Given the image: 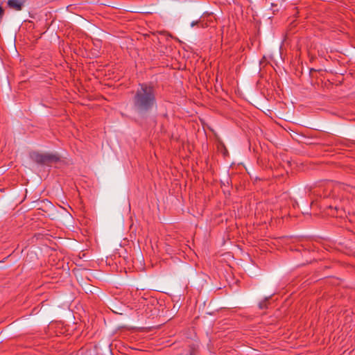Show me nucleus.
<instances>
[{"mask_svg":"<svg viewBox=\"0 0 355 355\" xmlns=\"http://www.w3.org/2000/svg\"><path fill=\"white\" fill-rule=\"evenodd\" d=\"M195 26H198L202 28L207 27L208 25L205 21V17L202 16L198 20L193 21L191 23V27H194Z\"/></svg>","mask_w":355,"mask_h":355,"instance_id":"obj_4","label":"nucleus"},{"mask_svg":"<svg viewBox=\"0 0 355 355\" xmlns=\"http://www.w3.org/2000/svg\"><path fill=\"white\" fill-rule=\"evenodd\" d=\"M132 101L134 112L139 116L145 117L156 106V90L151 85L139 84Z\"/></svg>","mask_w":355,"mask_h":355,"instance_id":"obj_1","label":"nucleus"},{"mask_svg":"<svg viewBox=\"0 0 355 355\" xmlns=\"http://www.w3.org/2000/svg\"><path fill=\"white\" fill-rule=\"evenodd\" d=\"M42 203L45 204L46 205H49V206H51L52 204L50 201H49L48 200H44L42 201Z\"/></svg>","mask_w":355,"mask_h":355,"instance_id":"obj_8","label":"nucleus"},{"mask_svg":"<svg viewBox=\"0 0 355 355\" xmlns=\"http://www.w3.org/2000/svg\"><path fill=\"white\" fill-rule=\"evenodd\" d=\"M329 209L334 208L336 211V214L331 213V215L336 216H342L341 211H343V209H340L338 205H335V206L329 205Z\"/></svg>","mask_w":355,"mask_h":355,"instance_id":"obj_5","label":"nucleus"},{"mask_svg":"<svg viewBox=\"0 0 355 355\" xmlns=\"http://www.w3.org/2000/svg\"><path fill=\"white\" fill-rule=\"evenodd\" d=\"M25 3L26 0H8L7 6L12 10L19 11L24 8Z\"/></svg>","mask_w":355,"mask_h":355,"instance_id":"obj_3","label":"nucleus"},{"mask_svg":"<svg viewBox=\"0 0 355 355\" xmlns=\"http://www.w3.org/2000/svg\"><path fill=\"white\" fill-rule=\"evenodd\" d=\"M30 157L31 159L40 165H50L53 163L58 162L60 157L58 154L53 153H40L38 152H33Z\"/></svg>","mask_w":355,"mask_h":355,"instance_id":"obj_2","label":"nucleus"},{"mask_svg":"<svg viewBox=\"0 0 355 355\" xmlns=\"http://www.w3.org/2000/svg\"><path fill=\"white\" fill-rule=\"evenodd\" d=\"M268 299H269V297H266V298H265L264 300H263L262 302H261L259 304V307L260 309H267V307H268L267 302H268Z\"/></svg>","mask_w":355,"mask_h":355,"instance_id":"obj_6","label":"nucleus"},{"mask_svg":"<svg viewBox=\"0 0 355 355\" xmlns=\"http://www.w3.org/2000/svg\"><path fill=\"white\" fill-rule=\"evenodd\" d=\"M187 355H198V351L195 347H191L189 351V354Z\"/></svg>","mask_w":355,"mask_h":355,"instance_id":"obj_7","label":"nucleus"},{"mask_svg":"<svg viewBox=\"0 0 355 355\" xmlns=\"http://www.w3.org/2000/svg\"><path fill=\"white\" fill-rule=\"evenodd\" d=\"M331 187L330 184L327 185V188H329Z\"/></svg>","mask_w":355,"mask_h":355,"instance_id":"obj_10","label":"nucleus"},{"mask_svg":"<svg viewBox=\"0 0 355 355\" xmlns=\"http://www.w3.org/2000/svg\"><path fill=\"white\" fill-rule=\"evenodd\" d=\"M4 14V10L3 9V8L0 6V18H1L3 17Z\"/></svg>","mask_w":355,"mask_h":355,"instance_id":"obj_9","label":"nucleus"}]
</instances>
